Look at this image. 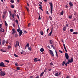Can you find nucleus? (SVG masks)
Instances as JSON below:
<instances>
[{"mask_svg":"<svg viewBox=\"0 0 78 78\" xmlns=\"http://www.w3.org/2000/svg\"><path fill=\"white\" fill-rule=\"evenodd\" d=\"M6 75V73L4 71H2L0 73V76H3Z\"/></svg>","mask_w":78,"mask_h":78,"instance_id":"obj_2","label":"nucleus"},{"mask_svg":"<svg viewBox=\"0 0 78 78\" xmlns=\"http://www.w3.org/2000/svg\"><path fill=\"white\" fill-rule=\"evenodd\" d=\"M15 37H17L18 36V35H17V34H16L15 35Z\"/></svg>","mask_w":78,"mask_h":78,"instance_id":"obj_45","label":"nucleus"},{"mask_svg":"<svg viewBox=\"0 0 78 78\" xmlns=\"http://www.w3.org/2000/svg\"><path fill=\"white\" fill-rule=\"evenodd\" d=\"M51 47H54V46H53V45L51 44Z\"/></svg>","mask_w":78,"mask_h":78,"instance_id":"obj_61","label":"nucleus"},{"mask_svg":"<svg viewBox=\"0 0 78 78\" xmlns=\"http://www.w3.org/2000/svg\"><path fill=\"white\" fill-rule=\"evenodd\" d=\"M2 30H3V29H2V28H1V29H0V32H2Z\"/></svg>","mask_w":78,"mask_h":78,"instance_id":"obj_48","label":"nucleus"},{"mask_svg":"<svg viewBox=\"0 0 78 78\" xmlns=\"http://www.w3.org/2000/svg\"><path fill=\"white\" fill-rule=\"evenodd\" d=\"M5 40H3L2 41V45H5Z\"/></svg>","mask_w":78,"mask_h":78,"instance_id":"obj_11","label":"nucleus"},{"mask_svg":"<svg viewBox=\"0 0 78 78\" xmlns=\"http://www.w3.org/2000/svg\"><path fill=\"white\" fill-rule=\"evenodd\" d=\"M17 46H19V47H20V45H19V41H16V44L15 45V47H16V48H17Z\"/></svg>","mask_w":78,"mask_h":78,"instance_id":"obj_3","label":"nucleus"},{"mask_svg":"<svg viewBox=\"0 0 78 78\" xmlns=\"http://www.w3.org/2000/svg\"><path fill=\"white\" fill-rule=\"evenodd\" d=\"M72 15H71L69 16L68 17L69 19H72Z\"/></svg>","mask_w":78,"mask_h":78,"instance_id":"obj_14","label":"nucleus"},{"mask_svg":"<svg viewBox=\"0 0 78 78\" xmlns=\"http://www.w3.org/2000/svg\"><path fill=\"white\" fill-rule=\"evenodd\" d=\"M12 34H15L16 33V30H15V29H12Z\"/></svg>","mask_w":78,"mask_h":78,"instance_id":"obj_9","label":"nucleus"},{"mask_svg":"<svg viewBox=\"0 0 78 78\" xmlns=\"http://www.w3.org/2000/svg\"><path fill=\"white\" fill-rule=\"evenodd\" d=\"M64 14V11L62 10L61 12H60V15L62 16Z\"/></svg>","mask_w":78,"mask_h":78,"instance_id":"obj_17","label":"nucleus"},{"mask_svg":"<svg viewBox=\"0 0 78 78\" xmlns=\"http://www.w3.org/2000/svg\"><path fill=\"white\" fill-rule=\"evenodd\" d=\"M65 57L67 60H68L69 59V55H68V54L67 53H66L65 54Z\"/></svg>","mask_w":78,"mask_h":78,"instance_id":"obj_4","label":"nucleus"},{"mask_svg":"<svg viewBox=\"0 0 78 78\" xmlns=\"http://www.w3.org/2000/svg\"><path fill=\"white\" fill-rule=\"evenodd\" d=\"M39 6H40L39 7V9H41V10H42V11H43V9H42V5L40 4L39 5Z\"/></svg>","mask_w":78,"mask_h":78,"instance_id":"obj_10","label":"nucleus"},{"mask_svg":"<svg viewBox=\"0 0 78 78\" xmlns=\"http://www.w3.org/2000/svg\"><path fill=\"white\" fill-rule=\"evenodd\" d=\"M69 25V24H66V27H68V26Z\"/></svg>","mask_w":78,"mask_h":78,"instance_id":"obj_57","label":"nucleus"},{"mask_svg":"<svg viewBox=\"0 0 78 78\" xmlns=\"http://www.w3.org/2000/svg\"><path fill=\"white\" fill-rule=\"evenodd\" d=\"M56 56L57 57H58V53H56Z\"/></svg>","mask_w":78,"mask_h":78,"instance_id":"obj_62","label":"nucleus"},{"mask_svg":"<svg viewBox=\"0 0 78 78\" xmlns=\"http://www.w3.org/2000/svg\"><path fill=\"white\" fill-rule=\"evenodd\" d=\"M50 43L51 44H53V41L51 40H50Z\"/></svg>","mask_w":78,"mask_h":78,"instance_id":"obj_27","label":"nucleus"},{"mask_svg":"<svg viewBox=\"0 0 78 78\" xmlns=\"http://www.w3.org/2000/svg\"><path fill=\"white\" fill-rule=\"evenodd\" d=\"M73 34H78V32H74L73 33Z\"/></svg>","mask_w":78,"mask_h":78,"instance_id":"obj_30","label":"nucleus"},{"mask_svg":"<svg viewBox=\"0 0 78 78\" xmlns=\"http://www.w3.org/2000/svg\"><path fill=\"white\" fill-rule=\"evenodd\" d=\"M49 51H50V53L51 55L52 56H54V54L53 53V51H51V50H50Z\"/></svg>","mask_w":78,"mask_h":78,"instance_id":"obj_8","label":"nucleus"},{"mask_svg":"<svg viewBox=\"0 0 78 78\" xmlns=\"http://www.w3.org/2000/svg\"><path fill=\"white\" fill-rule=\"evenodd\" d=\"M2 24H1L0 25V27L1 28H2Z\"/></svg>","mask_w":78,"mask_h":78,"instance_id":"obj_52","label":"nucleus"},{"mask_svg":"<svg viewBox=\"0 0 78 78\" xmlns=\"http://www.w3.org/2000/svg\"><path fill=\"white\" fill-rule=\"evenodd\" d=\"M37 58H35L34 59V61H35V62H37Z\"/></svg>","mask_w":78,"mask_h":78,"instance_id":"obj_28","label":"nucleus"},{"mask_svg":"<svg viewBox=\"0 0 78 78\" xmlns=\"http://www.w3.org/2000/svg\"><path fill=\"white\" fill-rule=\"evenodd\" d=\"M11 46H8V48L9 49L10 48H11Z\"/></svg>","mask_w":78,"mask_h":78,"instance_id":"obj_53","label":"nucleus"},{"mask_svg":"<svg viewBox=\"0 0 78 78\" xmlns=\"http://www.w3.org/2000/svg\"><path fill=\"white\" fill-rule=\"evenodd\" d=\"M48 70H49V71H51V69H48Z\"/></svg>","mask_w":78,"mask_h":78,"instance_id":"obj_64","label":"nucleus"},{"mask_svg":"<svg viewBox=\"0 0 78 78\" xmlns=\"http://www.w3.org/2000/svg\"><path fill=\"white\" fill-rule=\"evenodd\" d=\"M26 9L27 10V11H28H28H29V9H28V8H27V7H26Z\"/></svg>","mask_w":78,"mask_h":78,"instance_id":"obj_38","label":"nucleus"},{"mask_svg":"<svg viewBox=\"0 0 78 78\" xmlns=\"http://www.w3.org/2000/svg\"><path fill=\"white\" fill-rule=\"evenodd\" d=\"M1 51H2L4 53H5V52H6V51H4V50H3V49H1Z\"/></svg>","mask_w":78,"mask_h":78,"instance_id":"obj_25","label":"nucleus"},{"mask_svg":"<svg viewBox=\"0 0 78 78\" xmlns=\"http://www.w3.org/2000/svg\"><path fill=\"white\" fill-rule=\"evenodd\" d=\"M53 31V30H51V32L49 33V36H50L51 35V34H52V32Z\"/></svg>","mask_w":78,"mask_h":78,"instance_id":"obj_20","label":"nucleus"},{"mask_svg":"<svg viewBox=\"0 0 78 78\" xmlns=\"http://www.w3.org/2000/svg\"><path fill=\"white\" fill-rule=\"evenodd\" d=\"M11 7L12 8H14V5H11Z\"/></svg>","mask_w":78,"mask_h":78,"instance_id":"obj_31","label":"nucleus"},{"mask_svg":"<svg viewBox=\"0 0 78 78\" xmlns=\"http://www.w3.org/2000/svg\"><path fill=\"white\" fill-rule=\"evenodd\" d=\"M63 31H66V27H64L63 28Z\"/></svg>","mask_w":78,"mask_h":78,"instance_id":"obj_26","label":"nucleus"},{"mask_svg":"<svg viewBox=\"0 0 78 78\" xmlns=\"http://www.w3.org/2000/svg\"><path fill=\"white\" fill-rule=\"evenodd\" d=\"M70 63V62L69 61V60H68V62H66V63L67 64H69V63Z\"/></svg>","mask_w":78,"mask_h":78,"instance_id":"obj_50","label":"nucleus"},{"mask_svg":"<svg viewBox=\"0 0 78 78\" xmlns=\"http://www.w3.org/2000/svg\"><path fill=\"white\" fill-rule=\"evenodd\" d=\"M66 78H70V77H69V76H66Z\"/></svg>","mask_w":78,"mask_h":78,"instance_id":"obj_56","label":"nucleus"},{"mask_svg":"<svg viewBox=\"0 0 78 78\" xmlns=\"http://www.w3.org/2000/svg\"><path fill=\"white\" fill-rule=\"evenodd\" d=\"M70 31L71 32H73V29H71L70 30Z\"/></svg>","mask_w":78,"mask_h":78,"instance_id":"obj_42","label":"nucleus"},{"mask_svg":"<svg viewBox=\"0 0 78 78\" xmlns=\"http://www.w3.org/2000/svg\"><path fill=\"white\" fill-rule=\"evenodd\" d=\"M18 27H19V29H18L17 30V31H18V32H19V31H20V27H19V26H18Z\"/></svg>","mask_w":78,"mask_h":78,"instance_id":"obj_19","label":"nucleus"},{"mask_svg":"<svg viewBox=\"0 0 78 78\" xmlns=\"http://www.w3.org/2000/svg\"><path fill=\"white\" fill-rule=\"evenodd\" d=\"M16 69L17 70H20V67H16Z\"/></svg>","mask_w":78,"mask_h":78,"instance_id":"obj_36","label":"nucleus"},{"mask_svg":"<svg viewBox=\"0 0 78 78\" xmlns=\"http://www.w3.org/2000/svg\"><path fill=\"white\" fill-rule=\"evenodd\" d=\"M5 26H8V24H7V23H6V21H5Z\"/></svg>","mask_w":78,"mask_h":78,"instance_id":"obj_33","label":"nucleus"},{"mask_svg":"<svg viewBox=\"0 0 78 78\" xmlns=\"http://www.w3.org/2000/svg\"><path fill=\"white\" fill-rule=\"evenodd\" d=\"M50 30V29L49 28H48L47 29V33H48V30Z\"/></svg>","mask_w":78,"mask_h":78,"instance_id":"obj_47","label":"nucleus"},{"mask_svg":"<svg viewBox=\"0 0 78 78\" xmlns=\"http://www.w3.org/2000/svg\"><path fill=\"white\" fill-rule=\"evenodd\" d=\"M28 49L29 50H30V51H31V48L30 47L28 48Z\"/></svg>","mask_w":78,"mask_h":78,"instance_id":"obj_34","label":"nucleus"},{"mask_svg":"<svg viewBox=\"0 0 78 78\" xmlns=\"http://www.w3.org/2000/svg\"><path fill=\"white\" fill-rule=\"evenodd\" d=\"M13 55H14V56H15V57H16V58H17V57H18V55H17L16 54H14Z\"/></svg>","mask_w":78,"mask_h":78,"instance_id":"obj_29","label":"nucleus"},{"mask_svg":"<svg viewBox=\"0 0 78 78\" xmlns=\"http://www.w3.org/2000/svg\"><path fill=\"white\" fill-rule=\"evenodd\" d=\"M66 64V62H65L64 61H63L62 63V66H64V64Z\"/></svg>","mask_w":78,"mask_h":78,"instance_id":"obj_18","label":"nucleus"},{"mask_svg":"<svg viewBox=\"0 0 78 78\" xmlns=\"http://www.w3.org/2000/svg\"><path fill=\"white\" fill-rule=\"evenodd\" d=\"M49 4L51 6V14H52L53 13V4H52V2H49Z\"/></svg>","mask_w":78,"mask_h":78,"instance_id":"obj_1","label":"nucleus"},{"mask_svg":"<svg viewBox=\"0 0 78 78\" xmlns=\"http://www.w3.org/2000/svg\"><path fill=\"white\" fill-rule=\"evenodd\" d=\"M9 13L10 14V16H11V15H12V14L11 13V11H9Z\"/></svg>","mask_w":78,"mask_h":78,"instance_id":"obj_40","label":"nucleus"},{"mask_svg":"<svg viewBox=\"0 0 78 78\" xmlns=\"http://www.w3.org/2000/svg\"><path fill=\"white\" fill-rule=\"evenodd\" d=\"M44 73L43 71V72L41 73V75H40V76H43Z\"/></svg>","mask_w":78,"mask_h":78,"instance_id":"obj_22","label":"nucleus"},{"mask_svg":"<svg viewBox=\"0 0 78 78\" xmlns=\"http://www.w3.org/2000/svg\"><path fill=\"white\" fill-rule=\"evenodd\" d=\"M11 3H14V1H12V0H11Z\"/></svg>","mask_w":78,"mask_h":78,"instance_id":"obj_58","label":"nucleus"},{"mask_svg":"<svg viewBox=\"0 0 78 78\" xmlns=\"http://www.w3.org/2000/svg\"><path fill=\"white\" fill-rule=\"evenodd\" d=\"M40 51L41 52H43L44 51V49L43 48H41L40 49Z\"/></svg>","mask_w":78,"mask_h":78,"instance_id":"obj_21","label":"nucleus"},{"mask_svg":"<svg viewBox=\"0 0 78 78\" xmlns=\"http://www.w3.org/2000/svg\"><path fill=\"white\" fill-rule=\"evenodd\" d=\"M15 66H19V64H18L17 63H15Z\"/></svg>","mask_w":78,"mask_h":78,"instance_id":"obj_39","label":"nucleus"},{"mask_svg":"<svg viewBox=\"0 0 78 78\" xmlns=\"http://www.w3.org/2000/svg\"><path fill=\"white\" fill-rule=\"evenodd\" d=\"M37 61H41V59H38L37 60Z\"/></svg>","mask_w":78,"mask_h":78,"instance_id":"obj_59","label":"nucleus"},{"mask_svg":"<svg viewBox=\"0 0 78 78\" xmlns=\"http://www.w3.org/2000/svg\"><path fill=\"white\" fill-rule=\"evenodd\" d=\"M50 20H52L53 19H52V17H51L50 18Z\"/></svg>","mask_w":78,"mask_h":78,"instance_id":"obj_51","label":"nucleus"},{"mask_svg":"<svg viewBox=\"0 0 78 78\" xmlns=\"http://www.w3.org/2000/svg\"><path fill=\"white\" fill-rule=\"evenodd\" d=\"M30 26H31V24H30V23H29L28 25V27H30Z\"/></svg>","mask_w":78,"mask_h":78,"instance_id":"obj_46","label":"nucleus"},{"mask_svg":"<svg viewBox=\"0 0 78 78\" xmlns=\"http://www.w3.org/2000/svg\"><path fill=\"white\" fill-rule=\"evenodd\" d=\"M12 18L14 19V16H16V14H12Z\"/></svg>","mask_w":78,"mask_h":78,"instance_id":"obj_15","label":"nucleus"},{"mask_svg":"<svg viewBox=\"0 0 78 78\" xmlns=\"http://www.w3.org/2000/svg\"><path fill=\"white\" fill-rule=\"evenodd\" d=\"M12 25L13 27H15L16 25H15V24H14V23H13Z\"/></svg>","mask_w":78,"mask_h":78,"instance_id":"obj_60","label":"nucleus"},{"mask_svg":"<svg viewBox=\"0 0 78 78\" xmlns=\"http://www.w3.org/2000/svg\"><path fill=\"white\" fill-rule=\"evenodd\" d=\"M19 33V34H22V33H23V32H22V30H20Z\"/></svg>","mask_w":78,"mask_h":78,"instance_id":"obj_24","label":"nucleus"},{"mask_svg":"<svg viewBox=\"0 0 78 78\" xmlns=\"http://www.w3.org/2000/svg\"><path fill=\"white\" fill-rule=\"evenodd\" d=\"M69 6H73V4L72 3V2H69Z\"/></svg>","mask_w":78,"mask_h":78,"instance_id":"obj_12","label":"nucleus"},{"mask_svg":"<svg viewBox=\"0 0 78 78\" xmlns=\"http://www.w3.org/2000/svg\"><path fill=\"white\" fill-rule=\"evenodd\" d=\"M63 45L65 51H66V50H67V49H66V45H65V44H63Z\"/></svg>","mask_w":78,"mask_h":78,"instance_id":"obj_13","label":"nucleus"},{"mask_svg":"<svg viewBox=\"0 0 78 78\" xmlns=\"http://www.w3.org/2000/svg\"><path fill=\"white\" fill-rule=\"evenodd\" d=\"M55 76H59V74L58 73H55Z\"/></svg>","mask_w":78,"mask_h":78,"instance_id":"obj_23","label":"nucleus"},{"mask_svg":"<svg viewBox=\"0 0 78 78\" xmlns=\"http://www.w3.org/2000/svg\"><path fill=\"white\" fill-rule=\"evenodd\" d=\"M26 46L28 48H29V43H27V44L26 45Z\"/></svg>","mask_w":78,"mask_h":78,"instance_id":"obj_35","label":"nucleus"},{"mask_svg":"<svg viewBox=\"0 0 78 78\" xmlns=\"http://www.w3.org/2000/svg\"><path fill=\"white\" fill-rule=\"evenodd\" d=\"M15 22H16V23H17V24H18V23H19V22H18V20H16Z\"/></svg>","mask_w":78,"mask_h":78,"instance_id":"obj_37","label":"nucleus"},{"mask_svg":"<svg viewBox=\"0 0 78 78\" xmlns=\"http://www.w3.org/2000/svg\"><path fill=\"white\" fill-rule=\"evenodd\" d=\"M1 42H2V40L0 39V46L1 45Z\"/></svg>","mask_w":78,"mask_h":78,"instance_id":"obj_49","label":"nucleus"},{"mask_svg":"<svg viewBox=\"0 0 78 78\" xmlns=\"http://www.w3.org/2000/svg\"><path fill=\"white\" fill-rule=\"evenodd\" d=\"M65 7H66V8H68V6H67V5H66Z\"/></svg>","mask_w":78,"mask_h":78,"instance_id":"obj_63","label":"nucleus"},{"mask_svg":"<svg viewBox=\"0 0 78 78\" xmlns=\"http://www.w3.org/2000/svg\"><path fill=\"white\" fill-rule=\"evenodd\" d=\"M65 65L66 66H67V63H65Z\"/></svg>","mask_w":78,"mask_h":78,"instance_id":"obj_55","label":"nucleus"},{"mask_svg":"<svg viewBox=\"0 0 78 78\" xmlns=\"http://www.w3.org/2000/svg\"><path fill=\"white\" fill-rule=\"evenodd\" d=\"M68 61L70 63H72L73 61V59L72 58H71V59H69Z\"/></svg>","mask_w":78,"mask_h":78,"instance_id":"obj_7","label":"nucleus"},{"mask_svg":"<svg viewBox=\"0 0 78 78\" xmlns=\"http://www.w3.org/2000/svg\"><path fill=\"white\" fill-rule=\"evenodd\" d=\"M59 52H60V53H63V52L62 51H61V50H59Z\"/></svg>","mask_w":78,"mask_h":78,"instance_id":"obj_44","label":"nucleus"},{"mask_svg":"<svg viewBox=\"0 0 78 78\" xmlns=\"http://www.w3.org/2000/svg\"><path fill=\"white\" fill-rule=\"evenodd\" d=\"M6 14V11H4L3 12L2 18H4L5 17V16Z\"/></svg>","mask_w":78,"mask_h":78,"instance_id":"obj_6","label":"nucleus"},{"mask_svg":"<svg viewBox=\"0 0 78 78\" xmlns=\"http://www.w3.org/2000/svg\"><path fill=\"white\" fill-rule=\"evenodd\" d=\"M41 35H43L44 34V32L42 30H41L40 32Z\"/></svg>","mask_w":78,"mask_h":78,"instance_id":"obj_16","label":"nucleus"},{"mask_svg":"<svg viewBox=\"0 0 78 78\" xmlns=\"http://www.w3.org/2000/svg\"><path fill=\"white\" fill-rule=\"evenodd\" d=\"M16 16H17V18H18V19H19V20H19V15H18V14L17 15H16Z\"/></svg>","mask_w":78,"mask_h":78,"instance_id":"obj_43","label":"nucleus"},{"mask_svg":"<svg viewBox=\"0 0 78 78\" xmlns=\"http://www.w3.org/2000/svg\"><path fill=\"white\" fill-rule=\"evenodd\" d=\"M50 64L51 66H53V63L52 62L50 63Z\"/></svg>","mask_w":78,"mask_h":78,"instance_id":"obj_54","label":"nucleus"},{"mask_svg":"<svg viewBox=\"0 0 78 78\" xmlns=\"http://www.w3.org/2000/svg\"><path fill=\"white\" fill-rule=\"evenodd\" d=\"M0 67H5V63H3V62H2L0 63Z\"/></svg>","mask_w":78,"mask_h":78,"instance_id":"obj_5","label":"nucleus"},{"mask_svg":"<svg viewBox=\"0 0 78 78\" xmlns=\"http://www.w3.org/2000/svg\"><path fill=\"white\" fill-rule=\"evenodd\" d=\"M39 17L38 19V20H41V16H40L39 15Z\"/></svg>","mask_w":78,"mask_h":78,"instance_id":"obj_41","label":"nucleus"},{"mask_svg":"<svg viewBox=\"0 0 78 78\" xmlns=\"http://www.w3.org/2000/svg\"><path fill=\"white\" fill-rule=\"evenodd\" d=\"M5 62H7L8 63H9V61L7 60H5Z\"/></svg>","mask_w":78,"mask_h":78,"instance_id":"obj_32","label":"nucleus"}]
</instances>
